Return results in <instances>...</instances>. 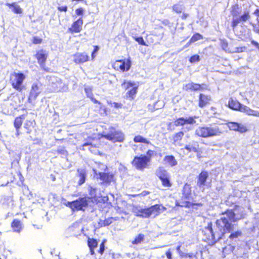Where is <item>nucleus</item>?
I'll return each instance as SVG.
<instances>
[{"label": "nucleus", "instance_id": "nucleus-1", "mask_svg": "<svg viewBox=\"0 0 259 259\" xmlns=\"http://www.w3.org/2000/svg\"><path fill=\"white\" fill-rule=\"evenodd\" d=\"M221 214L222 215L226 214L227 217L223 216L217 219L215 222L214 229L212 228L211 222L208 223L207 226L205 227V230L209 231L212 239H215V237H217L218 239H221L226 234L229 233H231L229 236L230 240L240 237L242 234L240 230L232 232L234 230V225L232 224V223L236 222L239 220L236 217L234 210L227 209L222 212Z\"/></svg>", "mask_w": 259, "mask_h": 259}, {"label": "nucleus", "instance_id": "nucleus-2", "mask_svg": "<svg viewBox=\"0 0 259 259\" xmlns=\"http://www.w3.org/2000/svg\"><path fill=\"white\" fill-rule=\"evenodd\" d=\"M156 155L157 153L155 151L149 149L146 151V154L135 156L131 164L136 169L144 171L149 168L152 158Z\"/></svg>", "mask_w": 259, "mask_h": 259}, {"label": "nucleus", "instance_id": "nucleus-3", "mask_svg": "<svg viewBox=\"0 0 259 259\" xmlns=\"http://www.w3.org/2000/svg\"><path fill=\"white\" fill-rule=\"evenodd\" d=\"M176 206L189 208L194 206H201V203L193 202V197L192 194L191 187L190 184L185 183L182 190V196L179 201L176 202Z\"/></svg>", "mask_w": 259, "mask_h": 259}, {"label": "nucleus", "instance_id": "nucleus-4", "mask_svg": "<svg viewBox=\"0 0 259 259\" xmlns=\"http://www.w3.org/2000/svg\"><path fill=\"white\" fill-rule=\"evenodd\" d=\"M166 210V208L162 204H156L150 207L141 208L137 211L136 215L143 218H148L153 215L156 217L160 214L161 211Z\"/></svg>", "mask_w": 259, "mask_h": 259}, {"label": "nucleus", "instance_id": "nucleus-5", "mask_svg": "<svg viewBox=\"0 0 259 259\" xmlns=\"http://www.w3.org/2000/svg\"><path fill=\"white\" fill-rule=\"evenodd\" d=\"M230 13L234 18L231 21V27L235 29L241 22H246L250 19V14L248 12H245L240 17L236 18L240 14V7L238 4L232 6Z\"/></svg>", "mask_w": 259, "mask_h": 259}, {"label": "nucleus", "instance_id": "nucleus-6", "mask_svg": "<svg viewBox=\"0 0 259 259\" xmlns=\"http://www.w3.org/2000/svg\"><path fill=\"white\" fill-rule=\"evenodd\" d=\"M222 133V131L218 126L214 127L207 126H199L195 131V136L203 138L218 136Z\"/></svg>", "mask_w": 259, "mask_h": 259}, {"label": "nucleus", "instance_id": "nucleus-7", "mask_svg": "<svg viewBox=\"0 0 259 259\" xmlns=\"http://www.w3.org/2000/svg\"><path fill=\"white\" fill-rule=\"evenodd\" d=\"M228 106L231 109L245 113L248 115L259 117V112L254 111L249 107L242 105L238 100L231 98L228 104Z\"/></svg>", "mask_w": 259, "mask_h": 259}, {"label": "nucleus", "instance_id": "nucleus-8", "mask_svg": "<svg viewBox=\"0 0 259 259\" xmlns=\"http://www.w3.org/2000/svg\"><path fill=\"white\" fill-rule=\"evenodd\" d=\"M25 78V74L22 72L12 73L10 75L9 79L12 87L16 91L21 92L26 89L23 84Z\"/></svg>", "mask_w": 259, "mask_h": 259}, {"label": "nucleus", "instance_id": "nucleus-9", "mask_svg": "<svg viewBox=\"0 0 259 259\" xmlns=\"http://www.w3.org/2000/svg\"><path fill=\"white\" fill-rule=\"evenodd\" d=\"M102 137L113 143L122 142L124 140V135L122 132L117 130L115 127L113 126H110L108 133L102 135Z\"/></svg>", "mask_w": 259, "mask_h": 259}, {"label": "nucleus", "instance_id": "nucleus-10", "mask_svg": "<svg viewBox=\"0 0 259 259\" xmlns=\"http://www.w3.org/2000/svg\"><path fill=\"white\" fill-rule=\"evenodd\" d=\"M121 85L124 90L127 91L126 98L131 100L134 99L137 93L139 85L134 82L126 80H124Z\"/></svg>", "mask_w": 259, "mask_h": 259}, {"label": "nucleus", "instance_id": "nucleus-11", "mask_svg": "<svg viewBox=\"0 0 259 259\" xmlns=\"http://www.w3.org/2000/svg\"><path fill=\"white\" fill-rule=\"evenodd\" d=\"M131 61L130 59L126 58L115 61L112 66L116 71L124 72L128 71L131 68Z\"/></svg>", "mask_w": 259, "mask_h": 259}, {"label": "nucleus", "instance_id": "nucleus-12", "mask_svg": "<svg viewBox=\"0 0 259 259\" xmlns=\"http://www.w3.org/2000/svg\"><path fill=\"white\" fill-rule=\"evenodd\" d=\"M41 70L45 72H49L50 69L46 66V62L48 57V54L43 49H40L36 52L34 55Z\"/></svg>", "mask_w": 259, "mask_h": 259}, {"label": "nucleus", "instance_id": "nucleus-13", "mask_svg": "<svg viewBox=\"0 0 259 259\" xmlns=\"http://www.w3.org/2000/svg\"><path fill=\"white\" fill-rule=\"evenodd\" d=\"M67 206L73 211L84 210L88 206V200L85 197H80L75 200L68 202Z\"/></svg>", "mask_w": 259, "mask_h": 259}, {"label": "nucleus", "instance_id": "nucleus-14", "mask_svg": "<svg viewBox=\"0 0 259 259\" xmlns=\"http://www.w3.org/2000/svg\"><path fill=\"white\" fill-rule=\"evenodd\" d=\"M157 176L161 181L163 187L169 188L172 186L169 175L166 170L163 168H159L157 172Z\"/></svg>", "mask_w": 259, "mask_h": 259}, {"label": "nucleus", "instance_id": "nucleus-15", "mask_svg": "<svg viewBox=\"0 0 259 259\" xmlns=\"http://www.w3.org/2000/svg\"><path fill=\"white\" fill-rule=\"evenodd\" d=\"M206 89L205 84H199L195 82H189L183 85V90L186 92H197Z\"/></svg>", "mask_w": 259, "mask_h": 259}, {"label": "nucleus", "instance_id": "nucleus-16", "mask_svg": "<svg viewBox=\"0 0 259 259\" xmlns=\"http://www.w3.org/2000/svg\"><path fill=\"white\" fill-rule=\"evenodd\" d=\"M73 61L75 64H83L90 61V57L86 52H78L73 55Z\"/></svg>", "mask_w": 259, "mask_h": 259}, {"label": "nucleus", "instance_id": "nucleus-17", "mask_svg": "<svg viewBox=\"0 0 259 259\" xmlns=\"http://www.w3.org/2000/svg\"><path fill=\"white\" fill-rule=\"evenodd\" d=\"M98 175L103 185H109L114 180V175L112 172H99Z\"/></svg>", "mask_w": 259, "mask_h": 259}, {"label": "nucleus", "instance_id": "nucleus-18", "mask_svg": "<svg viewBox=\"0 0 259 259\" xmlns=\"http://www.w3.org/2000/svg\"><path fill=\"white\" fill-rule=\"evenodd\" d=\"M40 93V91H39V87L38 84L36 83H33L29 93L27 99L28 102L30 103L33 102Z\"/></svg>", "mask_w": 259, "mask_h": 259}, {"label": "nucleus", "instance_id": "nucleus-19", "mask_svg": "<svg viewBox=\"0 0 259 259\" xmlns=\"http://www.w3.org/2000/svg\"><path fill=\"white\" fill-rule=\"evenodd\" d=\"M195 118V117L193 116H189L188 118L179 117L174 121V125L178 127L183 126L186 124H194L196 122Z\"/></svg>", "mask_w": 259, "mask_h": 259}, {"label": "nucleus", "instance_id": "nucleus-20", "mask_svg": "<svg viewBox=\"0 0 259 259\" xmlns=\"http://www.w3.org/2000/svg\"><path fill=\"white\" fill-rule=\"evenodd\" d=\"M199 143L197 142H194L192 145H186L184 149H186L188 152H194L196 154L198 158H201L203 157L202 151L199 148Z\"/></svg>", "mask_w": 259, "mask_h": 259}, {"label": "nucleus", "instance_id": "nucleus-21", "mask_svg": "<svg viewBox=\"0 0 259 259\" xmlns=\"http://www.w3.org/2000/svg\"><path fill=\"white\" fill-rule=\"evenodd\" d=\"M83 24V20L81 17L79 18L77 20L73 22L70 27L68 29V31L70 33H79L82 30V26Z\"/></svg>", "mask_w": 259, "mask_h": 259}, {"label": "nucleus", "instance_id": "nucleus-22", "mask_svg": "<svg viewBox=\"0 0 259 259\" xmlns=\"http://www.w3.org/2000/svg\"><path fill=\"white\" fill-rule=\"evenodd\" d=\"M208 177L209 174L207 171L205 170L201 171L197 178V185L199 187L205 185Z\"/></svg>", "mask_w": 259, "mask_h": 259}, {"label": "nucleus", "instance_id": "nucleus-23", "mask_svg": "<svg viewBox=\"0 0 259 259\" xmlns=\"http://www.w3.org/2000/svg\"><path fill=\"white\" fill-rule=\"evenodd\" d=\"M198 106L203 108L210 104L211 101L210 96L200 93L198 97Z\"/></svg>", "mask_w": 259, "mask_h": 259}, {"label": "nucleus", "instance_id": "nucleus-24", "mask_svg": "<svg viewBox=\"0 0 259 259\" xmlns=\"http://www.w3.org/2000/svg\"><path fill=\"white\" fill-rule=\"evenodd\" d=\"M96 140H99V139H96L95 137L92 136H89L85 140V142L82 145V147L85 146H89V150L93 152L94 151V149L98 148L99 146V143L97 144H94L93 143Z\"/></svg>", "mask_w": 259, "mask_h": 259}, {"label": "nucleus", "instance_id": "nucleus-25", "mask_svg": "<svg viewBox=\"0 0 259 259\" xmlns=\"http://www.w3.org/2000/svg\"><path fill=\"white\" fill-rule=\"evenodd\" d=\"M25 115L24 114L20 115L16 117L14 120V126L16 129V136H19L20 135V130L22 125V123L25 118Z\"/></svg>", "mask_w": 259, "mask_h": 259}, {"label": "nucleus", "instance_id": "nucleus-26", "mask_svg": "<svg viewBox=\"0 0 259 259\" xmlns=\"http://www.w3.org/2000/svg\"><path fill=\"white\" fill-rule=\"evenodd\" d=\"M11 227L14 232L20 233L24 228V225L22 221L14 219L11 224Z\"/></svg>", "mask_w": 259, "mask_h": 259}, {"label": "nucleus", "instance_id": "nucleus-27", "mask_svg": "<svg viewBox=\"0 0 259 259\" xmlns=\"http://www.w3.org/2000/svg\"><path fill=\"white\" fill-rule=\"evenodd\" d=\"M227 125L230 130L238 131L241 133L246 132L247 129L245 126L235 122H229Z\"/></svg>", "mask_w": 259, "mask_h": 259}, {"label": "nucleus", "instance_id": "nucleus-28", "mask_svg": "<svg viewBox=\"0 0 259 259\" xmlns=\"http://www.w3.org/2000/svg\"><path fill=\"white\" fill-rule=\"evenodd\" d=\"M6 6L10 9L12 12L15 14H22L23 12V9L18 5L17 2L6 3Z\"/></svg>", "mask_w": 259, "mask_h": 259}, {"label": "nucleus", "instance_id": "nucleus-29", "mask_svg": "<svg viewBox=\"0 0 259 259\" xmlns=\"http://www.w3.org/2000/svg\"><path fill=\"white\" fill-rule=\"evenodd\" d=\"M88 246L90 248L91 254L94 255L95 254V249L97 247L98 242L96 239L89 238L87 241Z\"/></svg>", "mask_w": 259, "mask_h": 259}, {"label": "nucleus", "instance_id": "nucleus-30", "mask_svg": "<svg viewBox=\"0 0 259 259\" xmlns=\"http://www.w3.org/2000/svg\"><path fill=\"white\" fill-rule=\"evenodd\" d=\"M77 177L79 178V180L78 181V185L80 186L83 184L86 179L87 177V171L84 169L78 168L77 169Z\"/></svg>", "mask_w": 259, "mask_h": 259}, {"label": "nucleus", "instance_id": "nucleus-31", "mask_svg": "<svg viewBox=\"0 0 259 259\" xmlns=\"http://www.w3.org/2000/svg\"><path fill=\"white\" fill-rule=\"evenodd\" d=\"M164 161L171 167L177 165L178 162L173 155H166L163 158Z\"/></svg>", "mask_w": 259, "mask_h": 259}, {"label": "nucleus", "instance_id": "nucleus-32", "mask_svg": "<svg viewBox=\"0 0 259 259\" xmlns=\"http://www.w3.org/2000/svg\"><path fill=\"white\" fill-rule=\"evenodd\" d=\"M235 248L234 246L228 244L223 248L222 254L223 257H226L227 255L232 253Z\"/></svg>", "mask_w": 259, "mask_h": 259}, {"label": "nucleus", "instance_id": "nucleus-33", "mask_svg": "<svg viewBox=\"0 0 259 259\" xmlns=\"http://www.w3.org/2000/svg\"><path fill=\"white\" fill-rule=\"evenodd\" d=\"M133 140L135 143H144L147 145H152L151 142L149 140L140 135H137L135 136Z\"/></svg>", "mask_w": 259, "mask_h": 259}, {"label": "nucleus", "instance_id": "nucleus-34", "mask_svg": "<svg viewBox=\"0 0 259 259\" xmlns=\"http://www.w3.org/2000/svg\"><path fill=\"white\" fill-rule=\"evenodd\" d=\"M184 136V133L183 131H179L176 133L172 136L173 143L175 144L179 143L182 140Z\"/></svg>", "mask_w": 259, "mask_h": 259}, {"label": "nucleus", "instance_id": "nucleus-35", "mask_svg": "<svg viewBox=\"0 0 259 259\" xmlns=\"http://www.w3.org/2000/svg\"><path fill=\"white\" fill-rule=\"evenodd\" d=\"M145 236L143 234H138L132 241L131 243L133 245H138L141 244L145 240Z\"/></svg>", "mask_w": 259, "mask_h": 259}, {"label": "nucleus", "instance_id": "nucleus-36", "mask_svg": "<svg viewBox=\"0 0 259 259\" xmlns=\"http://www.w3.org/2000/svg\"><path fill=\"white\" fill-rule=\"evenodd\" d=\"M35 121L34 120H27L24 123V127L27 130V133L30 134L34 126Z\"/></svg>", "mask_w": 259, "mask_h": 259}, {"label": "nucleus", "instance_id": "nucleus-37", "mask_svg": "<svg viewBox=\"0 0 259 259\" xmlns=\"http://www.w3.org/2000/svg\"><path fill=\"white\" fill-rule=\"evenodd\" d=\"M84 92L87 97L90 99L93 103H98V100L94 98V94L92 92V88L87 87L84 88Z\"/></svg>", "mask_w": 259, "mask_h": 259}, {"label": "nucleus", "instance_id": "nucleus-38", "mask_svg": "<svg viewBox=\"0 0 259 259\" xmlns=\"http://www.w3.org/2000/svg\"><path fill=\"white\" fill-rule=\"evenodd\" d=\"M203 38V37L201 34H200L199 33H195L191 37L190 40L187 42L186 46H188L190 44H191L196 41L202 39Z\"/></svg>", "mask_w": 259, "mask_h": 259}, {"label": "nucleus", "instance_id": "nucleus-39", "mask_svg": "<svg viewBox=\"0 0 259 259\" xmlns=\"http://www.w3.org/2000/svg\"><path fill=\"white\" fill-rule=\"evenodd\" d=\"M97 188L91 187L89 190V194L92 201H95L97 198Z\"/></svg>", "mask_w": 259, "mask_h": 259}, {"label": "nucleus", "instance_id": "nucleus-40", "mask_svg": "<svg viewBox=\"0 0 259 259\" xmlns=\"http://www.w3.org/2000/svg\"><path fill=\"white\" fill-rule=\"evenodd\" d=\"M118 218L110 217L103 220L101 224V227H106L110 225L113 221H117Z\"/></svg>", "mask_w": 259, "mask_h": 259}, {"label": "nucleus", "instance_id": "nucleus-41", "mask_svg": "<svg viewBox=\"0 0 259 259\" xmlns=\"http://www.w3.org/2000/svg\"><path fill=\"white\" fill-rule=\"evenodd\" d=\"M56 153L60 155L61 157L67 156L68 155V152L66 150L65 147H59L56 150Z\"/></svg>", "mask_w": 259, "mask_h": 259}, {"label": "nucleus", "instance_id": "nucleus-42", "mask_svg": "<svg viewBox=\"0 0 259 259\" xmlns=\"http://www.w3.org/2000/svg\"><path fill=\"white\" fill-rule=\"evenodd\" d=\"M172 10L178 14L182 13L183 9L181 5L179 4L174 5L172 7Z\"/></svg>", "mask_w": 259, "mask_h": 259}, {"label": "nucleus", "instance_id": "nucleus-43", "mask_svg": "<svg viewBox=\"0 0 259 259\" xmlns=\"http://www.w3.org/2000/svg\"><path fill=\"white\" fill-rule=\"evenodd\" d=\"M100 200H98V198L95 201L96 203L99 202H102L103 203L107 202L108 200V197L107 196H101L99 197Z\"/></svg>", "mask_w": 259, "mask_h": 259}, {"label": "nucleus", "instance_id": "nucleus-44", "mask_svg": "<svg viewBox=\"0 0 259 259\" xmlns=\"http://www.w3.org/2000/svg\"><path fill=\"white\" fill-rule=\"evenodd\" d=\"M42 39L37 36H33L32 39V42L34 45H38L42 42Z\"/></svg>", "mask_w": 259, "mask_h": 259}, {"label": "nucleus", "instance_id": "nucleus-45", "mask_svg": "<svg viewBox=\"0 0 259 259\" xmlns=\"http://www.w3.org/2000/svg\"><path fill=\"white\" fill-rule=\"evenodd\" d=\"M200 61V57L198 55H194L192 56L190 59L189 61L191 63H195V62H198Z\"/></svg>", "mask_w": 259, "mask_h": 259}, {"label": "nucleus", "instance_id": "nucleus-46", "mask_svg": "<svg viewBox=\"0 0 259 259\" xmlns=\"http://www.w3.org/2000/svg\"><path fill=\"white\" fill-rule=\"evenodd\" d=\"M99 50V47L98 46H94L93 51L91 54V58L92 60H94L96 56V53Z\"/></svg>", "mask_w": 259, "mask_h": 259}, {"label": "nucleus", "instance_id": "nucleus-47", "mask_svg": "<svg viewBox=\"0 0 259 259\" xmlns=\"http://www.w3.org/2000/svg\"><path fill=\"white\" fill-rule=\"evenodd\" d=\"M105 240L102 242V243L100 244L99 249L98 250V252L101 255L103 254L105 250Z\"/></svg>", "mask_w": 259, "mask_h": 259}, {"label": "nucleus", "instance_id": "nucleus-48", "mask_svg": "<svg viewBox=\"0 0 259 259\" xmlns=\"http://www.w3.org/2000/svg\"><path fill=\"white\" fill-rule=\"evenodd\" d=\"M135 40L139 43V44L142 46H146L145 42L142 36L135 37Z\"/></svg>", "mask_w": 259, "mask_h": 259}, {"label": "nucleus", "instance_id": "nucleus-49", "mask_svg": "<svg viewBox=\"0 0 259 259\" xmlns=\"http://www.w3.org/2000/svg\"><path fill=\"white\" fill-rule=\"evenodd\" d=\"M98 103H94L98 104V105H99V111H103L105 113L106 112V109L105 106L103 105V104L100 101L98 100Z\"/></svg>", "mask_w": 259, "mask_h": 259}, {"label": "nucleus", "instance_id": "nucleus-50", "mask_svg": "<svg viewBox=\"0 0 259 259\" xmlns=\"http://www.w3.org/2000/svg\"><path fill=\"white\" fill-rule=\"evenodd\" d=\"M57 10L59 12H64L66 13L68 11V7L67 6H58L57 7Z\"/></svg>", "mask_w": 259, "mask_h": 259}, {"label": "nucleus", "instance_id": "nucleus-51", "mask_svg": "<svg viewBox=\"0 0 259 259\" xmlns=\"http://www.w3.org/2000/svg\"><path fill=\"white\" fill-rule=\"evenodd\" d=\"M221 47L224 50H225L226 51H228V50L229 49L228 42L226 41H223L221 42Z\"/></svg>", "mask_w": 259, "mask_h": 259}, {"label": "nucleus", "instance_id": "nucleus-52", "mask_svg": "<svg viewBox=\"0 0 259 259\" xmlns=\"http://www.w3.org/2000/svg\"><path fill=\"white\" fill-rule=\"evenodd\" d=\"M83 9L82 8H79L75 10V14L77 16L82 15L83 13Z\"/></svg>", "mask_w": 259, "mask_h": 259}, {"label": "nucleus", "instance_id": "nucleus-53", "mask_svg": "<svg viewBox=\"0 0 259 259\" xmlns=\"http://www.w3.org/2000/svg\"><path fill=\"white\" fill-rule=\"evenodd\" d=\"M112 106L115 108H121L122 104L121 103L113 102L112 103Z\"/></svg>", "mask_w": 259, "mask_h": 259}, {"label": "nucleus", "instance_id": "nucleus-54", "mask_svg": "<svg viewBox=\"0 0 259 259\" xmlns=\"http://www.w3.org/2000/svg\"><path fill=\"white\" fill-rule=\"evenodd\" d=\"M165 255L168 259H172V253L170 249H168L165 252Z\"/></svg>", "mask_w": 259, "mask_h": 259}, {"label": "nucleus", "instance_id": "nucleus-55", "mask_svg": "<svg viewBox=\"0 0 259 259\" xmlns=\"http://www.w3.org/2000/svg\"><path fill=\"white\" fill-rule=\"evenodd\" d=\"M246 49L245 47H237L236 48L235 52L237 53H241L245 51Z\"/></svg>", "mask_w": 259, "mask_h": 259}, {"label": "nucleus", "instance_id": "nucleus-56", "mask_svg": "<svg viewBox=\"0 0 259 259\" xmlns=\"http://www.w3.org/2000/svg\"><path fill=\"white\" fill-rule=\"evenodd\" d=\"M188 16H189V15L188 14L183 13V14L182 15L181 17L182 19L185 20L188 17Z\"/></svg>", "mask_w": 259, "mask_h": 259}, {"label": "nucleus", "instance_id": "nucleus-57", "mask_svg": "<svg viewBox=\"0 0 259 259\" xmlns=\"http://www.w3.org/2000/svg\"><path fill=\"white\" fill-rule=\"evenodd\" d=\"M253 14L256 15V16H257L258 17H259V9H256L254 12H253Z\"/></svg>", "mask_w": 259, "mask_h": 259}, {"label": "nucleus", "instance_id": "nucleus-58", "mask_svg": "<svg viewBox=\"0 0 259 259\" xmlns=\"http://www.w3.org/2000/svg\"><path fill=\"white\" fill-rule=\"evenodd\" d=\"M150 193V192L148 191H144L141 194L143 196H146L148 195Z\"/></svg>", "mask_w": 259, "mask_h": 259}, {"label": "nucleus", "instance_id": "nucleus-59", "mask_svg": "<svg viewBox=\"0 0 259 259\" xmlns=\"http://www.w3.org/2000/svg\"><path fill=\"white\" fill-rule=\"evenodd\" d=\"M251 44L256 47H258V43L254 40H252L251 41Z\"/></svg>", "mask_w": 259, "mask_h": 259}, {"label": "nucleus", "instance_id": "nucleus-60", "mask_svg": "<svg viewBox=\"0 0 259 259\" xmlns=\"http://www.w3.org/2000/svg\"><path fill=\"white\" fill-rule=\"evenodd\" d=\"M140 149L141 151H144L146 149V148H145V146L144 145H142L140 147Z\"/></svg>", "mask_w": 259, "mask_h": 259}, {"label": "nucleus", "instance_id": "nucleus-61", "mask_svg": "<svg viewBox=\"0 0 259 259\" xmlns=\"http://www.w3.org/2000/svg\"><path fill=\"white\" fill-rule=\"evenodd\" d=\"M210 236H211V234H210ZM211 239L213 240H214V242H213V243H212V244H214V243H215V242L216 241V240H218L217 239V237H215V239H213L212 238V236H211Z\"/></svg>", "mask_w": 259, "mask_h": 259}, {"label": "nucleus", "instance_id": "nucleus-62", "mask_svg": "<svg viewBox=\"0 0 259 259\" xmlns=\"http://www.w3.org/2000/svg\"><path fill=\"white\" fill-rule=\"evenodd\" d=\"M210 236H211V234H210ZM211 239L213 240H214V242H213V243H212V244H214V243H215V242L216 241V240H218L217 239V237H215V239H213L212 238V236H211Z\"/></svg>", "mask_w": 259, "mask_h": 259}, {"label": "nucleus", "instance_id": "nucleus-63", "mask_svg": "<svg viewBox=\"0 0 259 259\" xmlns=\"http://www.w3.org/2000/svg\"><path fill=\"white\" fill-rule=\"evenodd\" d=\"M180 246H178V247H177V249L178 250H180Z\"/></svg>", "mask_w": 259, "mask_h": 259}, {"label": "nucleus", "instance_id": "nucleus-64", "mask_svg": "<svg viewBox=\"0 0 259 259\" xmlns=\"http://www.w3.org/2000/svg\"><path fill=\"white\" fill-rule=\"evenodd\" d=\"M1 136V133L0 132V136Z\"/></svg>", "mask_w": 259, "mask_h": 259}]
</instances>
